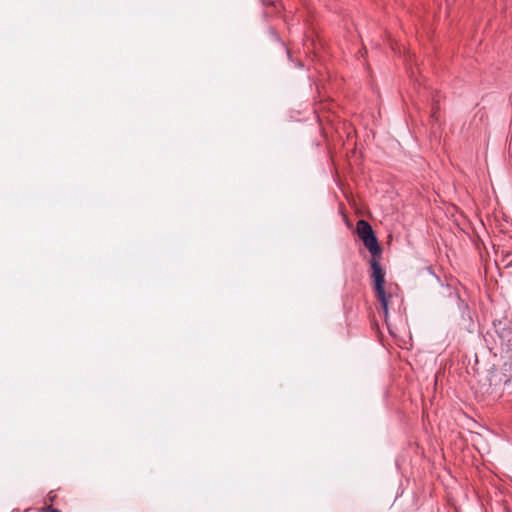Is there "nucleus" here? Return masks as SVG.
Returning <instances> with one entry per match:
<instances>
[{
  "label": "nucleus",
  "mask_w": 512,
  "mask_h": 512,
  "mask_svg": "<svg viewBox=\"0 0 512 512\" xmlns=\"http://www.w3.org/2000/svg\"><path fill=\"white\" fill-rule=\"evenodd\" d=\"M373 291H374L376 299L380 303V307H381V309L384 312L385 321L387 322L388 305H389L390 299L392 298V293L391 292H387L385 287L379 288V289H375Z\"/></svg>",
  "instance_id": "4"
},
{
  "label": "nucleus",
  "mask_w": 512,
  "mask_h": 512,
  "mask_svg": "<svg viewBox=\"0 0 512 512\" xmlns=\"http://www.w3.org/2000/svg\"><path fill=\"white\" fill-rule=\"evenodd\" d=\"M260 1L264 6H272V7L278 8V5H279L278 0H260Z\"/></svg>",
  "instance_id": "6"
},
{
  "label": "nucleus",
  "mask_w": 512,
  "mask_h": 512,
  "mask_svg": "<svg viewBox=\"0 0 512 512\" xmlns=\"http://www.w3.org/2000/svg\"><path fill=\"white\" fill-rule=\"evenodd\" d=\"M356 232L371 255L382 254V248L378 242V238L368 221L363 219L358 220L356 223Z\"/></svg>",
  "instance_id": "1"
},
{
  "label": "nucleus",
  "mask_w": 512,
  "mask_h": 512,
  "mask_svg": "<svg viewBox=\"0 0 512 512\" xmlns=\"http://www.w3.org/2000/svg\"><path fill=\"white\" fill-rule=\"evenodd\" d=\"M437 109H438V107H434V108H433V115H435V114H436Z\"/></svg>",
  "instance_id": "9"
},
{
  "label": "nucleus",
  "mask_w": 512,
  "mask_h": 512,
  "mask_svg": "<svg viewBox=\"0 0 512 512\" xmlns=\"http://www.w3.org/2000/svg\"><path fill=\"white\" fill-rule=\"evenodd\" d=\"M499 379V382H503V388L504 390H512V386L510 385L511 384V378L508 377L506 374H502L501 376L498 377Z\"/></svg>",
  "instance_id": "5"
},
{
  "label": "nucleus",
  "mask_w": 512,
  "mask_h": 512,
  "mask_svg": "<svg viewBox=\"0 0 512 512\" xmlns=\"http://www.w3.org/2000/svg\"><path fill=\"white\" fill-rule=\"evenodd\" d=\"M382 254L371 255L369 261L371 274L370 279L372 282L373 290L385 287V276L386 273L381 266Z\"/></svg>",
  "instance_id": "3"
},
{
  "label": "nucleus",
  "mask_w": 512,
  "mask_h": 512,
  "mask_svg": "<svg viewBox=\"0 0 512 512\" xmlns=\"http://www.w3.org/2000/svg\"><path fill=\"white\" fill-rule=\"evenodd\" d=\"M494 331L502 351L512 350V321L507 318L493 322Z\"/></svg>",
  "instance_id": "2"
},
{
  "label": "nucleus",
  "mask_w": 512,
  "mask_h": 512,
  "mask_svg": "<svg viewBox=\"0 0 512 512\" xmlns=\"http://www.w3.org/2000/svg\"><path fill=\"white\" fill-rule=\"evenodd\" d=\"M41 512H61L59 509L52 506H44L41 508Z\"/></svg>",
  "instance_id": "7"
},
{
  "label": "nucleus",
  "mask_w": 512,
  "mask_h": 512,
  "mask_svg": "<svg viewBox=\"0 0 512 512\" xmlns=\"http://www.w3.org/2000/svg\"><path fill=\"white\" fill-rule=\"evenodd\" d=\"M47 498H48V500L50 502H53L55 500V498H56V495L53 494V492L51 491V492L48 493Z\"/></svg>",
  "instance_id": "8"
}]
</instances>
